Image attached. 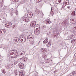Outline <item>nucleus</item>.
Instances as JSON below:
<instances>
[{
  "mask_svg": "<svg viewBox=\"0 0 76 76\" xmlns=\"http://www.w3.org/2000/svg\"><path fill=\"white\" fill-rule=\"evenodd\" d=\"M10 51L11 55L14 54L15 56H11V58H17V57H18V54L16 50H10Z\"/></svg>",
  "mask_w": 76,
  "mask_h": 76,
  "instance_id": "f257e3e1",
  "label": "nucleus"
},
{
  "mask_svg": "<svg viewBox=\"0 0 76 76\" xmlns=\"http://www.w3.org/2000/svg\"><path fill=\"white\" fill-rule=\"evenodd\" d=\"M18 66L21 69H24V67H25V65L24 64L21 63H20L18 64Z\"/></svg>",
  "mask_w": 76,
  "mask_h": 76,
  "instance_id": "f03ea898",
  "label": "nucleus"
},
{
  "mask_svg": "<svg viewBox=\"0 0 76 76\" xmlns=\"http://www.w3.org/2000/svg\"><path fill=\"white\" fill-rule=\"evenodd\" d=\"M5 27H7L8 28H9L10 27H11L12 26V23L10 22H9L8 23H6L5 24Z\"/></svg>",
  "mask_w": 76,
  "mask_h": 76,
  "instance_id": "7ed1b4c3",
  "label": "nucleus"
},
{
  "mask_svg": "<svg viewBox=\"0 0 76 76\" xmlns=\"http://www.w3.org/2000/svg\"><path fill=\"white\" fill-rule=\"evenodd\" d=\"M20 39H21V40L22 41L21 43L23 44H24L25 42V41H26V38L23 37H20Z\"/></svg>",
  "mask_w": 76,
  "mask_h": 76,
  "instance_id": "20e7f679",
  "label": "nucleus"
},
{
  "mask_svg": "<svg viewBox=\"0 0 76 76\" xmlns=\"http://www.w3.org/2000/svg\"><path fill=\"white\" fill-rule=\"evenodd\" d=\"M33 16V14H32V12H29L27 14L28 17L29 18H32Z\"/></svg>",
  "mask_w": 76,
  "mask_h": 76,
  "instance_id": "39448f33",
  "label": "nucleus"
},
{
  "mask_svg": "<svg viewBox=\"0 0 76 76\" xmlns=\"http://www.w3.org/2000/svg\"><path fill=\"white\" fill-rule=\"evenodd\" d=\"M27 33L26 32H25L23 33L20 36V38H23V37H26V35H27Z\"/></svg>",
  "mask_w": 76,
  "mask_h": 76,
  "instance_id": "423d86ee",
  "label": "nucleus"
},
{
  "mask_svg": "<svg viewBox=\"0 0 76 76\" xmlns=\"http://www.w3.org/2000/svg\"><path fill=\"white\" fill-rule=\"evenodd\" d=\"M35 25H36V22L35 21H34L31 23L30 26L34 27V26H35Z\"/></svg>",
  "mask_w": 76,
  "mask_h": 76,
  "instance_id": "0eeeda50",
  "label": "nucleus"
},
{
  "mask_svg": "<svg viewBox=\"0 0 76 76\" xmlns=\"http://www.w3.org/2000/svg\"><path fill=\"white\" fill-rule=\"evenodd\" d=\"M6 30L4 29H2L0 31V33L2 35H4L6 33Z\"/></svg>",
  "mask_w": 76,
  "mask_h": 76,
  "instance_id": "6e6552de",
  "label": "nucleus"
},
{
  "mask_svg": "<svg viewBox=\"0 0 76 76\" xmlns=\"http://www.w3.org/2000/svg\"><path fill=\"white\" fill-rule=\"evenodd\" d=\"M23 21H24L26 22H27L29 21V19L27 17H23Z\"/></svg>",
  "mask_w": 76,
  "mask_h": 76,
  "instance_id": "1a4fd4ad",
  "label": "nucleus"
},
{
  "mask_svg": "<svg viewBox=\"0 0 76 76\" xmlns=\"http://www.w3.org/2000/svg\"><path fill=\"white\" fill-rule=\"evenodd\" d=\"M33 38L32 35H29L27 37V39H32Z\"/></svg>",
  "mask_w": 76,
  "mask_h": 76,
  "instance_id": "9d476101",
  "label": "nucleus"
},
{
  "mask_svg": "<svg viewBox=\"0 0 76 76\" xmlns=\"http://www.w3.org/2000/svg\"><path fill=\"white\" fill-rule=\"evenodd\" d=\"M45 23L46 24H50L51 23V22L49 20L47 19L45 20Z\"/></svg>",
  "mask_w": 76,
  "mask_h": 76,
  "instance_id": "9b49d317",
  "label": "nucleus"
},
{
  "mask_svg": "<svg viewBox=\"0 0 76 76\" xmlns=\"http://www.w3.org/2000/svg\"><path fill=\"white\" fill-rule=\"evenodd\" d=\"M35 13L36 14H37V15H38L40 13V11L39 10V9H38L36 8V10H35Z\"/></svg>",
  "mask_w": 76,
  "mask_h": 76,
  "instance_id": "f8f14e48",
  "label": "nucleus"
},
{
  "mask_svg": "<svg viewBox=\"0 0 76 76\" xmlns=\"http://www.w3.org/2000/svg\"><path fill=\"white\" fill-rule=\"evenodd\" d=\"M70 22V23H72V24H75L76 22V21L73 19H71Z\"/></svg>",
  "mask_w": 76,
  "mask_h": 76,
  "instance_id": "ddd939ff",
  "label": "nucleus"
},
{
  "mask_svg": "<svg viewBox=\"0 0 76 76\" xmlns=\"http://www.w3.org/2000/svg\"><path fill=\"white\" fill-rule=\"evenodd\" d=\"M19 60H22L23 61H27V58H20L19 59Z\"/></svg>",
  "mask_w": 76,
  "mask_h": 76,
  "instance_id": "4468645a",
  "label": "nucleus"
},
{
  "mask_svg": "<svg viewBox=\"0 0 76 76\" xmlns=\"http://www.w3.org/2000/svg\"><path fill=\"white\" fill-rule=\"evenodd\" d=\"M41 50L43 53L47 51V49L45 48H41Z\"/></svg>",
  "mask_w": 76,
  "mask_h": 76,
  "instance_id": "2eb2a0df",
  "label": "nucleus"
},
{
  "mask_svg": "<svg viewBox=\"0 0 76 76\" xmlns=\"http://www.w3.org/2000/svg\"><path fill=\"white\" fill-rule=\"evenodd\" d=\"M48 39H46L43 41V44H46L48 42Z\"/></svg>",
  "mask_w": 76,
  "mask_h": 76,
  "instance_id": "dca6fc26",
  "label": "nucleus"
},
{
  "mask_svg": "<svg viewBox=\"0 0 76 76\" xmlns=\"http://www.w3.org/2000/svg\"><path fill=\"white\" fill-rule=\"evenodd\" d=\"M62 25L63 26L66 25V21H64L62 23Z\"/></svg>",
  "mask_w": 76,
  "mask_h": 76,
  "instance_id": "f3484780",
  "label": "nucleus"
},
{
  "mask_svg": "<svg viewBox=\"0 0 76 76\" xmlns=\"http://www.w3.org/2000/svg\"><path fill=\"white\" fill-rule=\"evenodd\" d=\"M1 71L3 73H4V74H5V73H6V71H5V69H2Z\"/></svg>",
  "mask_w": 76,
  "mask_h": 76,
  "instance_id": "a211bd4d",
  "label": "nucleus"
},
{
  "mask_svg": "<svg viewBox=\"0 0 76 76\" xmlns=\"http://www.w3.org/2000/svg\"><path fill=\"white\" fill-rule=\"evenodd\" d=\"M2 46H4L5 47L4 48V50H7V48L6 47V45H2Z\"/></svg>",
  "mask_w": 76,
  "mask_h": 76,
  "instance_id": "6ab92c4d",
  "label": "nucleus"
},
{
  "mask_svg": "<svg viewBox=\"0 0 76 76\" xmlns=\"http://www.w3.org/2000/svg\"><path fill=\"white\" fill-rule=\"evenodd\" d=\"M15 41L18 42L19 41V38L18 37H16L15 38Z\"/></svg>",
  "mask_w": 76,
  "mask_h": 76,
  "instance_id": "aec40b11",
  "label": "nucleus"
},
{
  "mask_svg": "<svg viewBox=\"0 0 76 76\" xmlns=\"http://www.w3.org/2000/svg\"><path fill=\"white\" fill-rule=\"evenodd\" d=\"M72 16H75L76 15V14H75V11H74L72 13Z\"/></svg>",
  "mask_w": 76,
  "mask_h": 76,
  "instance_id": "412c9836",
  "label": "nucleus"
},
{
  "mask_svg": "<svg viewBox=\"0 0 76 76\" xmlns=\"http://www.w3.org/2000/svg\"><path fill=\"white\" fill-rule=\"evenodd\" d=\"M13 63H14V65H16V64L18 63V62L13 60Z\"/></svg>",
  "mask_w": 76,
  "mask_h": 76,
  "instance_id": "4be33fe9",
  "label": "nucleus"
},
{
  "mask_svg": "<svg viewBox=\"0 0 76 76\" xmlns=\"http://www.w3.org/2000/svg\"><path fill=\"white\" fill-rule=\"evenodd\" d=\"M36 33L37 34H40V30H37L36 31Z\"/></svg>",
  "mask_w": 76,
  "mask_h": 76,
  "instance_id": "5701e85b",
  "label": "nucleus"
},
{
  "mask_svg": "<svg viewBox=\"0 0 76 76\" xmlns=\"http://www.w3.org/2000/svg\"><path fill=\"white\" fill-rule=\"evenodd\" d=\"M66 3L67 5H69V0L66 1Z\"/></svg>",
  "mask_w": 76,
  "mask_h": 76,
  "instance_id": "b1692460",
  "label": "nucleus"
},
{
  "mask_svg": "<svg viewBox=\"0 0 76 76\" xmlns=\"http://www.w3.org/2000/svg\"><path fill=\"white\" fill-rule=\"evenodd\" d=\"M51 43L50 44V42H49L48 43V47H50V46H51Z\"/></svg>",
  "mask_w": 76,
  "mask_h": 76,
  "instance_id": "393cba45",
  "label": "nucleus"
},
{
  "mask_svg": "<svg viewBox=\"0 0 76 76\" xmlns=\"http://www.w3.org/2000/svg\"><path fill=\"white\" fill-rule=\"evenodd\" d=\"M72 75H76V72L75 71H73L72 72Z\"/></svg>",
  "mask_w": 76,
  "mask_h": 76,
  "instance_id": "a878e982",
  "label": "nucleus"
},
{
  "mask_svg": "<svg viewBox=\"0 0 76 76\" xmlns=\"http://www.w3.org/2000/svg\"><path fill=\"white\" fill-rule=\"evenodd\" d=\"M19 0H13V2H18Z\"/></svg>",
  "mask_w": 76,
  "mask_h": 76,
  "instance_id": "bb28decb",
  "label": "nucleus"
},
{
  "mask_svg": "<svg viewBox=\"0 0 76 76\" xmlns=\"http://www.w3.org/2000/svg\"><path fill=\"white\" fill-rule=\"evenodd\" d=\"M50 59H46L45 60V61L47 62V63L48 62L49 63V61H50Z\"/></svg>",
  "mask_w": 76,
  "mask_h": 76,
  "instance_id": "cd10ccee",
  "label": "nucleus"
},
{
  "mask_svg": "<svg viewBox=\"0 0 76 76\" xmlns=\"http://www.w3.org/2000/svg\"><path fill=\"white\" fill-rule=\"evenodd\" d=\"M3 4L1 3H0V7H3Z\"/></svg>",
  "mask_w": 76,
  "mask_h": 76,
  "instance_id": "c85d7f7f",
  "label": "nucleus"
},
{
  "mask_svg": "<svg viewBox=\"0 0 76 76\" xmlns=\"http://www.w3.org/2000/svg\"><path fill=\"white\" fill-rule=\"evenodd\" d=\"M61 2V0H58L57 3L58 4V3H60Z\"/></svg>",
  "mask_w": 76,
  "mask_h": 76,
  "instance_id": "c756f323",
  "label": "nucleus"
},
{
  "mask_svg": "<svg viewBox=\"0 0 76 76\" xmlns=\"http://www.w3.org/2000/svg\"><path fill=\"white\" fill-rule=\"evenodd\" d=\"M22 73H23V72H22V71H21L19 72V75H20V74L22 75Z\"/></svg>",
  "mask_w": 76,
  "mask_h": 76,
  "instance_id": "7c9ffc66",
  "label": "nucleus"
},
{
  "mask_svg": "<svg viewBox=\"0 0 76 76\" xmlns=\"http://www.w3.org/2000/svg\"><path fill=\"white\" fill-rule=\"evenodd\" d=\"M47 57V56L45 55H44L43 56V58H45Z\"/></svg>",
  "mask_w": 76,
  "mask_h": 76,
  "instance_id": "2f4dec72",
  "label": "nucleus"
},
{
  "mask_svg": "<svg viewBox=\"0 0 76 76\" xmlns=\"http://www.w3.org/2000/svg\"><path fill=\"white\" fill-rule=\"evenodd\" d=\"M44 73H45V75H47V73H48V72L47 71H45L44 72Z\"/></svg>",
  "mask_w": 76,
  "mask_h": 76,
  "instance_id": "473e14b6",
  "label": "nucleus"
},
{
  "mask_svg": "<svg viewBox=\"0 0 76 76\" xmlns=\"http://www.w3.org/2000/svg\"><path fill=\"white\" fill-rule=\"evenodd\" d=\"M65 6L66 5H65L64 4L63 5L62 7V8H64V7H65Z\"/></svg>",
  "mask_w": 76,
  "mask_h": 76,
  "instance_id": "72a5a7b5",
  "label": "nucleus"
},
{
  "mask_svg": "<svg viewBox=\"0 0 76 76\" xmlns=\"http://www.w3.org/2000/svg\"><path fill=\"white\" fill-rule=\"evenodd\" d=\"M23 53H24V52H22V53L20 54V55L21 56H22V55H23Z\"/></svg>",
  "mask_w": 76,
  "mask_h": 76,
  "instance_id": "f704fd0d",
  "label": "nucleus"
},
{
  "mask_svg": "<svg viewBox=\"0 0 76 76\" xmlns=\"http://www.w3.org/2000/svg\"><path fill=\"white\" fill-rule=\"evenodd\" d=\"M67 8L69 9H70V6H68Z\"/></svg>",
  "mask_w": 76,
  "mask_h": 76,
  "instance_id": "c9c22d12",
  "label": "nucleus"
},
{
  "mask_svg": "<svg viewBox=\"0 0 76 76\" xmlns=\"http://www.w3.org/2000/svg\"><path fill=\"white\" fill-rule=\"evenodd\" d=\"M71 42L72 44H73V43H74V42L73 41H72V40L71 41Z\"/></svg>",
  "mask_w": 76,
  "mask_h": 76,
  "instance_id": "e433bc0d",
  "label": "nucleus"
},
{
  "mask_svg": "<svg viewBox=\"0 0 76 76\" xmlns=\"http://www.w3.org/2000/svg\"><path fill=\"white\" fill-rule=\"evenodd\" d=\"M42 28H45V26H42Z\"/></svg>",
  "mask_w": 76,
  "mask_h": 76,
  "instance_id": "4c0bfd02",
  "label": "nucleus"
},
{
  "mask_svg": "<svg viewBox=\"0 0 76 76\" xmlns=\"http://www.w3.org/2000/svg\"><path fill=\"white\" fill-rule=\"evenodd\" d=\"M72 41H73L74 42H75V40H74V39L72 40Z\"/></svg>",
  "mask_w": 76,
  "mask_h": 76,
  "instance_id": "58836bf2",
  "label": "nucleus"
},
{
  "mask_svg": "<svg viewBox=\"0 0 76 76\" xmlns=\"http://www.w3.org/2000/svg\"><path fill=\"white\" fill-rule=\"evenodd\" d=\"M37 26H36L35 27H34V29H35V28H36V27Z\"/></svg>",
  "mask_w": 76,
  "mask_h": 76,
  "instance_id": "ea45409f",
  "label": "nucleus"
},
{
  "mask_svg": "<svg viewBox=\"0 0 76 76\" xmlns=\"http://www.w3.org/2000/svg\"><path fill=\"white\" fill-rule=\"evenodd\" d=\"M74 40L75 42V41H76V39H74Z\"/></svg>",
  "mask_w": 76,
  "mask_h": 76,
  "instance_id": "a19ab883",
  "label": "nucleus"
},
{
  "mask_svg": "<svg viewBox=\"0 0 76 76\" xmlns=\"http://www.w3.org/2000/svg\"><path fill=\"white\" fill-rule=\"evenodd\" d=\"M4 23H6V21H4Z\"/></svg>",
  "mask_w": 76,
  "mask_h": 76,
  "instance_id": "79ce46f5",
  "label": "nucleus"
},
{
  "mask_svg": "<svg viewBox=\"0 0 76 76\" xmlns=\"http://www.w3.org/2000/svg\"><path fill=\"white\" fill-rule=\"evenodd\" d=\"M42 1V0H40V1L39 2H41Z\"/></svg>",
  "mask_w": 76,
  "mask_h": 76,
  "instance_id": "37998d69",
  "label": "nucleus"
},
{
  "mask_svg": "<svg viewBox=\"0 0 76 76\" xmlns=\"http://www.w3.org/2000/svg\"><path fill=\"white\" fill-rule=\"evenodd\" d=\"M52 8H51V13L52 12Z\"/></svg>",
  "mask_w": 76,
  "mask_h": 76,
  "instance_id": "c03bdc74",
  "label": "nucleus"
},
{
  "mask_svg": "<svg viewBox=\"0 0 76 76\" xmlns=\"http://www.w3.org/2000/svg\"><path fill=\"white\" fill-rule=\"evenodd\" d=\"M38 1H39V0H37Z\"/></svg>",
  "mask_w": 76,
  "mask_h": 76,
  "instance_id": "a18cd8bd",
  "label": "nucleus"
},
{
  "mask_svg": "<svg viewBox=\"0 0 76 76\" xmlns=\"http://www.w3.org/2000/svg\"><path fill=\"white\" fill-rule=\"evenodd\" d=\"M2 2H3V1H4L3 0H2Z\"/></svg>",
  "mask_w": 76,
  "mask_h": 76,
  "instance_id": "49530a36",
  "label": "nucleus"
},
{
  "mask_svg": "<svg viewBox=\"0 0 76 76\" xmlns=\"http://www.w3.org/2000/svg\"><path fill=\"white\" fill-rule=\"evenodd\" d=\"M38 29V28H36V29Z\"/></svg>",
  "mask_w": 76,
  "mask_h": 76,
  "instance_id": "de8ad7c7",
  "label": "nucleus"
},
{
  "mask_svg": "<svg viewBox=\"0 0 76 76\" xmlns=\"http://www.w3.org/2000/svg\"><path fill=\"white\" fill-rule=\"evenodd\" d=\"M32 42H34V40H33V41H32Z\"/></svg>",
  "mask_w": 76,
  "mask_h": 76,
  "instance_id": "09e8293b",
  "label": "nucleus"
},
{
  "mask_svg": "<svg viewBox=\"0 0 76 76\" xmlns=\"http://www.w3.org/2000/svg\"><path fill=\"white\" fill-rule=\"evenodd\" d=\"M57 3V2H55V3Z\"/></svg>",
  "mask_w": 76,
  "mask_h": 76,
  "instance_id": "8fccbe9b",
  "label": "nucleus"
},
{
  "mask_svg": "<svg viewBox=\"0 0 76 76\" xmlns=\"http://www.w3.org/2000/svg\"><path fill=\"white\" fill-rule=\"evenodd\" d=\"M39 3V2H37V3Z\"/></svg>",
  "mask_w": 76,
  "mask_h": 76,
  "instance_id": "3c124183",
  "label": "nucleus"
},
{
  "mask_svg": "<svg viewBox=\"0 0 76 76\" xmlns=\"http://www.w3.org/2000/svg\"><path fill=\"white\" fill-rule=\"evenodd\" d=\"M0 20H1V18H0Z\"/></svg>",
  "mask_w": 76,
  "mask_h": 76,
  "instance_id": "603ef678",
  "label": "nucleus"
},
{
  "mask_svg": "<svg viewBox=\"0 0 76 76\" xmlns=\"http://www.w3.org/2000/svg\"><path fill=\"white\" fill-rule=\"evenodd\" d=\"M72 76V75H70V76Z\"/></svg>",
  "mask_w": 76,
  "mask_h": 76,
  "instance_id": "864d4df0",
  "label": "nucleus"
},
{
  "mask_svg": "<svg viewBox=\"0 0 76 76\" xmlns=\"http://www.w3.org/2000/svg\"><path fill=\"white\" fill-rule=\"evenodd\" d=\"M75 10H76V8H75Z\"/></svg>",
  "mask_w": 76,
  "mask_h": 76,
  "instance_id": "5fc2aeb1",
  "label": "nucleus"
},
{
  "mask_svg": "<svg viewBox=\"0 0 76 76\" xmlns=\"http://www.w3.org/2000/svg\"><path fill=\"white\" fill-rule=\"evenodd\" d=\"M52 12H53V11H52Z\"/></svg>",
  "mask_w": 76,
  "mask_h": 76,
  "instance_id": "6e6d98bb",
  "label": "nucleus"
},
{
  "mask_svg": "<svg viewBox=\"0 0 76 76\" xmlns=\"http://www.w3.org/2000/svg\"><path fill=\"white\" fill-rule=\"evenodd\" d=\"M24 54H25V53H24Z\"/></svg>",
  "mask_w": 76,
  "mask_h": 76,
  "instance_id": "4d7b16f0",
  "label": "nucleus"
}]
</instances>
